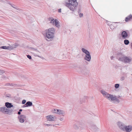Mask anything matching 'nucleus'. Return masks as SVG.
Returning a JSON list of instances; mask_svg holds the SVG:
<instances>
[{
	"instance_id": "obj_36",
	"label": "nucleus",
	"mask_w": 132,
	"mask_h": 132,
	"mask_svg": "<svg viewBox=\"0 0 132 132\" xmlns=\"http://www.w3.org/2000/svg\"><path fill=\"white\" fill-rule=\"evenodd\" d=\"M9 4L10 5H11V6L12 7H13V8H14L15 9V8H16V7H14L13 6H12V4L11 3H9Z\"/></svg>"
},
{
	"instance_id": "obj_37",
	"label": "nucleus",
	"mask_w": 132,
	"mask_h": 132,
	"mask_svg": "<svg viewBox=\"0 0 132 132\" xmlns=\"http://www.w3.org/2000/svg\"><path fill=\"white\" fill-rule=\"evenodd\" d=\"M80 122L78 121L77 122H76V124L77 125H80Z\"/></svg>"
},
{
	"instance_id": "obj_18",
	"label": "nucleus",
	"mask_w": 132,
	"mask_h": 132,
	"mask_svg": "<svg viewBox=\"0 0 132 132\" xmlns=\"http://www.w3.org/2000/svg\"><path fill=\"white\" fill-rule=\"evenodd\" d=\"M1 48L2 49H8L10 50V47L9 46H3L1 47Z\"/></svg>"
},
{
	"instance_id": "obj_38",
	"label": "nucleus",
	"mask_w": 132,
	"mask_h": 132,
	"mask_svg": "<svg viewBox=\"0 0 132 132\" xmlns=\"http://www.w3.org/2000/svg\"><path fill=\"white\" fill-rule=\"evenodd\" d=\"M15 9H16V10H19V11H20V10H21L20 9H19L18 8V7H16L15 8Z\"/></svg>"
},
{
	"instance_id": "obj_22",
	"label": "nucleus",
	"mask_w": 132,
	"mask_h": 132,
	"mask_svg": "<svg viewBox=\"0 0 132 132\" xmlns=\"http://www.w3.org/2000/svg\"><path fill=\"white\" fill-rule=\"evenodd\" d=\"M73 127L76 130H77L78 129V127L76 124H75L73 126Z\"/></svg>"
},
{
	"instance_id": "obj_9",
	"label": "nucleus",
	"mask_w": 132,
	"mask_h": 132,
	"mask_svg": "<svg viewBox=\"0 0 132 132\" xmlns=\"http://www.w3.org/2000/svg\"><path fill=\"white\" fill-rule=\"evenodd\" d=\"M46 118L47 120L49 121H55L56 119V118L55 116L51 115L47 116Z\"/></svg>"
},
{
	"instance_id": "obj_14",
	"label": "nucleus",
	"mask_w": 132,
	"mask_h": 132,
	"mask_svg": "<svg viewBox=\"0 0 132 132\" xmlns=\"http://www.w3.org/2000/svg\"><path fill=\"white\" fill-rule=\"evenodd\" d=\"M5 106L7 108H11L13 106L11 103L8 102L5 103Z\"/></svg>"
},
{
	"instance_id": "obj_1",
	"label": "nucleus",
	"mask_w": 132,
	"mask_h": 132,
	"mask_svg": "<svg viewBox=\"0 0 132 132\" xmlns=\"http://www.w3.org/2000/svg\"><path fill=\"white\" fill-rule=\"evenodd\" d=\"M68 3H66V6L70 10L74 11L78 3L76 0H69Z\"/></svg>"
},
{
	"instance_id": "obj_11",
	"label": "nucleus",
	"mask_w": 132,
	"mask_h": 132,
	"mask_svg": "<svg viewBox=\"0 0 132 132\" xmlns=\"http://www.w3.org/2000/svg\"><path fill=\"white\" fill-rule=\"evenodd\" d=\"M84 59L88 62L90 61L91 59V56L90 54V53L85 55L84 57Z\"/></svg>"
},
{
	"instance_id": "obj_33",
	"label": "nucleus",
	"mask_w": 132,
	"mask_h": 132,
	"mask_svg": "<svg viewBox=\"0 0 132 132\" xmlns=\"http://www.w3.org/2000/svg\"><path fill=\"white\" fill-rule=\"evenodd\" d=\"M44 125L47 126H52V125H51V124H46V123L44 124Z\"/></svg>"
},
{
	"instance_id": "obj_27",
	"label": "nucleus",
	"mask_w": 132,
	"mask_h": 132,
	"mask_svg": "<svg viewBox=\"0 0 132 132\" xmlns=\"http://www.w3.org/2000/svg\"><path fill=\"white\" fill-rule=\"evenodd\" d=\"M32 49L34 50L35 52L36 53H37V54H38V53L39 52V51L37 50V49H35L34 48H32Z\"/></svg>"
},
{
	"instance_id": "obj_13",
	"label": "nucleus",
	"mask_w": 132,
	"mask_h": 132,
	"mask_svg": "<svg viewBox=\"0 0 132 132\" xmlns=\"http://www.w3.org/2000/svg\"><path fill=\"white\" fill-rule=\"evenodd\" d=\"M132 19V15L130 14L125 19V21L126 22H127L130 20Z\"/></svg>"
},
{
	"instance_id": "obj_41",
	"label": "nucleus",
	"mask_w": 132,
	"mask_h": 132,
	"mask_svg": "<svg viewBox=\"0 0 132 132\" xmlns=\"http://www.w3.org/2000/svg\"><path fill=\"white\" fill-rule=\"evenodd\" d=\"M63 120V118H61L60 119V120L61 121H62Z\"/></svg>"
},
{
	"instance_id": "obj_16",
	"label": "nucleus",
	"mask_w": 132,
	"mask_h": 132,
	"mask_svg": "<svg viewBox=\"0 0 132 132\" xmlns=\"http://www.w3.org/2000/svg\"><path fill=\"white\" fill-rule=\"evenodd\" d=\"M81 50L82 52L85 53L86 54L89 53V52L87 50L83 48L81 49Z\"/></svg>"
},
{
	"instance_id": "obj_35",
	"label": "nucleus",
	"mask_w": 132,
	"mask_h": 132,
	"mask_svg": "<svg viewBox=\"0 0 132 132\" xmlns=\"http://www.w3.org/2000/svg\"><path fill=\"white\" fill-rule=\"evenodd\" d=\"M61 9H59L58 10V12L60 13L61 12Z\"/></svg>"
},
{
	"instance_id": "obj_2",
	"label": "nucleus",
	"mask_w": 132,
	"mask_h": 132,
	"mask_svg": "<svg viewBox=\"0 0 132 132\" xmlns=\"http://www.w3.org/2000/svg\"><path fill=\"white\" fill-rule=\"evenodd\" d=\"M117 55L119 56L118 60L120 61L126 63L130 62L131 61V59L130 57L125 56L121 52L118 53Z\"/></svg>"
},
{
	"instance_id": "obj_3",
	"label": "nucleus",
	"mask_w": 132,
	"mask_h": 132,
	"mask_svg": "<svg viewBox=\"0 0 132 132\" xmlns=\"http://www.w3.org/2000/svg\"><path fill=\"white\" fill-rule=\"evenodd\" d=\"M55 30L54 28H49L46 31V36L49 39L53 38L54 36Z\"/></svg>"
},
{
	"instance_id": "obj_12",
	"label": "nucleus",
	"mask_w": 132,
	"mask_h": 132,
	"mask_svg": "<svg viewBox=\"0 0 132 132\" xmlns=\"http://www.w3.org/2000/svg\"><path fill=\"white\" fill-rule=\"evenodd\" d=\"M121 35L122 37V38L124 39L127 38L128 36V34L125 31H124L122 32Z\"/></svg>"
},
{
	"instance_id": "obj_28",
	"label": "nucleus",
	"mask_w": 132,
	"mask_h": 132,
	"mask_svg": "<svg viewBox=\"0 0 132 132\" xmlns=\"http://www.w3.org/2000/svg\"><path fill=\"white\" fill-rule=\"evenodd\" d=\"M26 102V101L25 100H23L22 101V104H24Z\"/></svg>"
},
{
	"instance_id": "obj_30",
	"label": "nucleus",
	"mask_w": 132,
	"mask_h": 132,
	"mask_svg": "<svg viewBox=\"0 0 132 132\" xmlns=\"http://www.w3.org/2000/svg\"><path fill=\"white\" fill-rule=\"evenodd\" d=\"M27 57L29 59H31V57L30 55H27Z\"/></svg>"
},
{
	"instance_id": "obj_34",
	"label": "nucleus",
	"mask_w": 132,
	"mask_h": 132,
	"mask_svg": "<svg viewBox=\"0 0 132 132\" xmlns=\"http://www.w3.org/2000/svg\"><path fill=\"white\" fill-rule=\"evenodd\" d=\"M23 108H25V107H27V105H26V103L24 104V105H23Z\"/></svg>"
},
{
	"instance_id": "obj_4",
	"label": "nucleus",
	"mask_w": 132,
	"mask_h": 132,
	"mask_svg": "<svg viewBox=\"0 0 132 132\" xmlns=\"http://www.w3.org/2000/svg\"><path fill=\"white\" fill-rule=\"evenodd\" d=\"M101 92L103 96L110 101H114V97L113 95L110 94L103 90H101Z\"/></svg>"
},
{
	"instance_id": "obj_23",
	"label": "nucleus",
	"mask_w": 132,
	"mask_h": 132,
	"mask_svg": "<svg viewBox=\"0 0 132 132\" xmlns=\"http://www.w3.org/2000/svg\"><path fill=\"white\" fill-rule=\"evenodd\" d=\"M114 98V101H115L117 103H119V100L117 98L116 96H115Z\"/></svg>"
},
{
	"instance_id": "obj_7",
	"label": "nucleus",
	"mask_w": 132,
	"mask_h": 132,
	"mask_svg": "<svg viewBox=\"0 0 132 132\" xmlns=\"http://www.w3.org/2000/svg\"><path fill=\"white\" fill-rule=\"evenodd\" d=\"M117 125L119 128L122 131H123L126 125L124 123L120 122H118Z\"/></svg>"
},
{
	"instance_id": "obj_44",
	"label": "nucleus",
	"mask_w": 132,
	"mask_h": 132,
	"mask_svg": "<svg viewBox=\"0 0 132 132\" xmlns=\"http://www.w3.org/2000/svg\"><path fill=\"white\" fill-rule=\"evenodd\" d=\"M53 126H55V125H53Z\"/></svg>"
},
{
	"instance_id": "obj_19",
	"label": "nucleus",
	"mask_w": 132,
	"mask_h": 132,
	"mask_svg": "<svg viewBox=\"0 0 132 132\" xmlns=\"http://www.w3.org/2000/svg\"><path fill=\"white\" fill-rule=\"evenodd\" d=\"M124 43L126 45H128L129 43V41L127 39H125L124 40Z\"/></svg>"
},
{
	"instance_id": "obj_8",
	"label": "nucleus",
	"mask_w": 132,
	"mask_h": 132,
	"mask_svg": "<svg viewBox=\"0 0 132 132\" xmlns=\"http://www.w3.org/2000/svg\"><path fill=\"white\" fill-rule=\"evenodd\" d=\"M132 131V126L128 125L126 126L123 131L126 132H130Z\"/></svg>"
},
{
	"instance_id": "obj_25",
	"label": "nucleus",
	"mask_w": 132,
	"mask_h": 132,
	"mask_svg": "<svg viewBox=\"0 0 132 132\" xmlns=\"http://www.w3.org/2000/svg\"><path fill=\"white\" fill-rule=\"evenodd\" d=\"M34 54V55L35 56H38V57H41L38 55H37V54H36V53L35 52H34V53H32Z\"/></svg>"
},
{
	"instance_id": "obj_24",
	"label": "nucleus",
	"mask_w": 132,
	"mask_h": 132,
	"mask_svg": "<svg viewBox=\"0 0 132 132\" xmlns=\"http://www.w3.org/2000/svg\"><path fill=\"white\" fill-rule=\"evenodd\" d=\"M119 84H116L115 85V87L116 88H117L119 87Z\"/></svg>"
},
{
	"instance_id": "obj_6",
	"label": "nucleus",
	"mask_w": 132,
	"mask_h": 132,
	"mask_svg": "<svg viewBox=\"0 0 132 132\" xmlns=\"http://www.w3.org/2000/svg\"><path fill=\"white\" fill-rule=\"evenodd\" d=\"M0 111L3 113L9 114H10L12 113L13 111V110L9 109L6 107H2L0 108Z\"/></svg>"
},
{
	"instance_id": "obj_39",
	"label": "nucleus",
	"mask_w": 132,
	"mask_h": 132,
	"mask_svg": "<svg viewBox=\"0 0 132 132\" xmlns=\"http://www.w3.org/2000/svg\"><path fill=\"white\" fill-rule=\"evenodd\" d=\"M21 112L20 111H19L18 112V114H19V115L20 114H21Z\"/></svg>"
},
{
	"instance_id": "obj_15",
	"label": "nucleus",
	"mask_w": 132,
	"mask_h": 132,
	"mask_svg": "<svg viewBox=\"0 0 132 132\" xmlns=\"http://www.w3.org/2000/svg\"><path fill=\"white\" fill-rule=\"evenodd\" d=\"M57 114L60 115L65 114V112L64 111L62 110L58 109V111H57Z\"/></svg>"
},
{
	"instance_id": "obj_31",
	"label": "nucleus",
	"mask_w": 132,
	"mask_h": 132,
	"mask_svg": "<svg viewBox=\"0 0 132 132\" xmlns=\"http://www.w3.org/2000/svg\"><path fill=\"white\" fill-rule=\"evenodd\" d=\"M83 14L82 13H80L79 14V16L81 18V17H82L83 16Z\"/></svg>"
},
{
	"instance_id": "obj_43",
	"label": "nucleus",
	"mask_w": 132,
	"mask_h": 132,
	"mask_svg": "<svg viewBox=\"0 0 132 132\" xmlns=\"http://www.w3.org/2000/svg\"><path fill=\"white\" fill-rule=\"evenodd\" d=\"M80 9H79V10L78 11V13H79L80 12Z\"/></svg>"
},
{
	"instance_id": "obj_17",
	"label": "nucleus",
	"mask_w": 132,
	"mask_h": 132,
	"mask_svg": "<svg viewBox=\"0 0 132 132\" xmlns=\"http://www.w3.org/2000/svg\"><path fill=\"white\" fill-rule=\"evenodd\" d=\"M27 106L28 107L31 106L32 105V103L29 101H28L26 103Z\"/></svg>"
},
{
	"instance_id": "obj_26",
	"label": "nucleus",
	"mask_w": 132,
	"mask_h": 132,
	"mask_svg": "<svg viewBox=\"0 0 132 132\" xmlns=\"http://www.w3.org/2000/svg\"><path fill=\"white\" fill-rule=\"evenodd\" d=\"M4 72V71L0 70V75H1Z\"/></svg>"
},
{
	"instance_id": "obj_20",
	"label": "nucleus",
	"mask_w": 132,
	"mask_h": 132,
	"mask_svg": "<svg viewBox=\"0 0 132 132\" xmlns=\"http://www.w3.org/2000/svg\"><path fill=\"white\" fill-rule=\"evenodd\" d=\"M58 109H53L52 110V112L54 113H56L57 114V111H58Z\"/></svg>"
},
{
	"instance_id": "obj_21",
	"label": "nucleus",
	"mask_w": 132,
	"mask_h": 132,
	"mask_svg": "<svg viewBox=\"0 0 132 132\" xmlns=\"http://www.w3.org/2000/svg\"><path fill=\"white\" fill-rule=\"evenodd\" d=\"M18 45L17 43H15V44L13 45L12 49L16 48Z\"/></svg>"
},
{
	"instance_id": "obj_10",
	"label": "nucleus",
	"mask_w": 132,
	"mask_h": 132,
	"mask_svg": "<svg viewBox=\"0 0 132 132\" xmlns=\"http://www.w3.org/2000/svg\"><path fill=\"white\" fill-rule=\"evenodd\" d=\"M26 118V116L24 115H21L18 117L19 121L21 123L23 122L24 121V119H25Z\"/></svg>"
},
{
	"instance_id": "obj_5",
	"label": "nucleus",
	"mask_w": 132,
	"mask_h": 132,
	"mask_svg": "<svg viewBox=\"0 0 132 132\" xmlns=\"http://www.w3.org/2000/svg\"><path fill=\"white\" fill-rule=\"evenodd\" d=\"M48 21L51 24L55 25L56 27L59 28L60 27L59 21L56 19H54L53 18L50 17L48 19Z\"/></svg>"
},
{
	"instance_id": "obj_32",
	"label": "nucleus",
	"mask_w": 132,
	"mask_h": 132,
	"mask_svg": "<svg viewBox=\"0 0 132 132\" xmlns=\"http://www.w3.org/2000/svg\"><path fill=\"white\" fill-rule=\"evenodd\" d=\"M124 79H125L124 77L123 76H122V77H121V78L120 80L121 81H122V80H123Z\"/></svg>"
},
{
	"instance_id": "obj_40",
	"label": "nucleus",
	"mask_w": 132,
	"mask_h": 132,
	"mask_svg": "<svg viewBox=\"0 0 132 132\" xmlns=\"http://www.w3.org/2000/svg\"><path fill=\"white\" fill-rule=\"evenodd\" d=\"M114 57L113 56H112L111 57V60H112L113 58Z\"/></svg>"
},
{
	"instance_id": "obj_29",
	"label": "nucleus",
	"mask_w": 132,
	"mask_h": 132,
	"mask_svg": "<svg viewBox=\"0 0 132 132\" xmlns=\"http://www.w3.org/2000/svg\"><path fill=\"white\" fill-rule=\"evenodd\" d=\"M6 96L8 97H11V95L9 94H6Z\"/></svg>"
},
{
	"instance_id": "obj_42",
	"label": "nucleus",
	"mask_w": 132,
	"mask_h": 132,
	"mask_svg": "<svg viewBox=\"0 0 132 132\" xmlns=\"http://www.w3.org/2000/svg\"><path fill=\"white\" fill-rule=\"evenodd\" d=\"M22 109H20L19 111L20 112H21L22 111Z\"/></svg>"
}]
</instances>
